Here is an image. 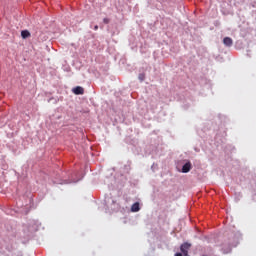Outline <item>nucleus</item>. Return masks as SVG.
<instances>
[{"mask_svg": "<svg viewBox=\"0 0 256 256\" xmlns=\"http://www.w3.org/2000/svg\"><path fill=\"white\" fill-rule=\"evenodd\" d=\"M189 249H191V244L185 242L180 246V251L183 255H189Z\"/></svg>", "mask_w": 256, "mask_h": 256, "instance_id": "f257e3e1", "label": "nucleus"}, {"mask_svg": "<svg viewBox=\"0 0 256 256\" xmlns=\"http://www.w3.org/2000/svg\"><path fill=\"white\" fill-rule=\"evenodd\" d=\"M72 91L75 95H83V93H85V90L81 86H77V87L73 88Z\"/></svg>", "mask_w": 256, "mask_h": 256, "instance_id": "f03ea898", "label": "nucleus"}, {"mask_svg": "<svg viewBox=\"0 0 256 256\" xmlns=\"http://www.w3.org/2000/svg\"><path fill=\"white\" fill-rule=\"evenodd\" d=\"M223 44L226 46V47H231L233 45V39H231V37H225L223 39Z\"/></svg>", "mask_w": 256, "mask_h": 256, "instance_id": "7ed1b4c3", "label": "nucleus"}, {"mask_svg": "<svg viewBox=\"0 0 256 256\" xmlns=\"http://www.w3.org/2000/svg\"><path fill=\"white\" fill-rule=\"evenodd\" d=\"M139 211H141V207L139 206V202H136L131 206V212L137 213Z\"/></svg>", "mask_w": 256, "mask_h": 256, "instance_id": "20e7f679", "label": "nucleus"}, {"mask_svg": "<svg viewBox=\"0 0 256 256\" xmlns=\"http://www.w3.org/2000/svg\"><path fill=\"white\" fill-rule=\"evenodd\" d=\"M191 171V162H187L182 167V173H189Z\"/></svg>", "mask_w": 256, "mask_h": 256, "instance_id": "39448f33", "label": "nucleus"}, {"mask_svg": "<svg viewBox=\"0 0 256 256\" xmlns=\"http://www.w3.org/2000/svg\"><path fill=\"white\" fill-rule=\"evenodd\" d=\"M21 37L22 39H27L28 37H31V33L29 32V30H23L21 32Z\"/></svg>", "mask_w": 256, "mask_h": 256, "instance_id": "423d86ee", "label": "nucleus"}, {"mask_svg": "<svg viewBox=\"0 0 256 256\" xmlns=\"http://www.w3.org/2000/svg\"><path fill=\"white\" fill-rule=\"evenodd\" d=\"M110 21L111 20L109 18H104L103 19V23H105V25H109Z\"/></svg>", "mask_w": 256, "mask_h": 256, "instance_id": "0eeeda50", "label": "nucleus"}, {"mask_svg": "<svg viewBox=\"0 0 256 256\" xmlns=\"http://www.w3.org/2000/svg\"><path fill=\"white\" fill-rule=\"evenodd\" d=\"M139 79H140V81H144L145 80V74H140Z\"/></svg>", "mask_w": 256, "mask_h": 256, "instance_id": "6e6552de", "label": "nucleus"}, {"mask_svg": "<svg viewBox=\"0 0 256 256\" xmlns=\"http://www.w3.org/2000/svg\"><path fill=\"white\" fill-rule=\"evenodd\" d=\"M175 256H189V255L183 254L182 252H178V253L175 254Z\"/></svg>", "mask_w": 256, "mask_h": 256, "instance_id": "1a4fd4ad", "label": "nucleus"}, {"mask_svg": "<svg viewBox=\"0 0 256 256\" xmlns=\"http://www.w3.org/2000/svg\"><path fill=\"white\" fill-rule=\"evenodd\" d=\"M94 29H95V31H97V29H99V26H94Z\"/></svg>", "mask_w": 256, "mask_h": 256, "instance_id": "9d476101", "label": "nucleus"}]
</instances>
